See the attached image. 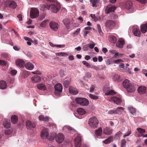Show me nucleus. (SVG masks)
I'll return each instance as SVG.
<instances>
[{"label": "nucleus", "mask_w": 147, "mask_h": 147, "mask_svg": "<svg viewBox=\"0 0 147 147\" xmlns=\"http://www.w3.org/2000/svg\"><path fill=\"white\" fill-rule=\"evenodd\" d=\"M124 87L127 88V91L129 92L135 91L136 88V85L131 84L129 81L127 79L125 80L123 82Z\"/></svg>", "instance_id": "f257e3e1"}, {"label": "nucleus", "mask_w": 147, "mask_h": 147, "mask_svg": "<svg viewBox=\"0 0 147 147\" xmlns=\"http://www.w3.org/2000/svg\"><path fill=\"white\" fill-rule=\"evenodd\" d=\"M75 101L77 103L82 106H87L89 103L88 100L85 98H76L75 99Z\"/></svg>", "instance_id": "f03ea898"}, {"label": "nucleus", "mask_w": 147, "mask_h": 147, "mask_svg": "<svg viewBox=\"0 0 147 147\" xmlns=\"http://www.w3.org/2000/svg\"><path fill=\"white\" fill-rule=\"evenodd\" d=\"M63 90V86L61 84L58 83L55 85L54 86L55 94L57 96L61 95Z\"/></svg>", "instance_id": "7ed1b4c3"}, {"label": "nucleus", "mask_w": 147, "mask_h": 147, "mask_svg": "<svg viewBox=\"0 0 147 147\" xmlns=\"http://www.w3.org/2000/svg\"><path fill=\"white\" fill-rule=\"evenodd\" d=\"M61 7V6L59 4H51L50 5L48 9H51V10L52 11L56 13L59 10Z\"/></svg>", "instance_id": "20e7f679"}, {"label": "nucleus", "mask_w": 147, "mask_h": 147, "mask_svg": "<svg viewBox=\"0 0 147 147\" xmlns=\"http://www.w3.org/2000/svg\"><path fill=\"white\" fill-rule=\"evenodd\" d=\"M88 124L91 127L96 128L97 127L98 121L96 117H93L89 119Z\"/></svg>", "instance_id": "39448f33"}, {"label": "nucleus", "mask_w": 147, "mask_h": 147, "mask_svg": "<svg viewBox=\"0 0 147 147\" xmlns=\"http://www.w3.org/2000/svg\"><path fill=\"white\" fill-rule=\"evenodd\" d=\"M30 15L32 18H36L39 15V11L36 8H32L30 11Z\"/></svg>", "instance_id": "423d86ee"}, {"label": "nucleus", "mask_w": 147, "mask_h": 147, "mask_svg": "<svg viewBox=\"0 0 147 147\" xmlns=\"http://www.w3.org/2000/svg\"><path fill=\"white\" fill-rule=\"evenodd\" d=\"M64 138L65 137L62 133H59L55 135V139L58 143H61L64 141Z\"/></svg>", "instance_id": "0eeeda50"}, {"label": "nucleus", "mask_w": 147, "mask_h": 147, "mask_svg": "<svg viewBox=\"0 0 147 147\" xmlns=\"http://www.w3.org/2000/svg\"><path fill=\"white\" fill-rule=\"evenodd\" d=\"M50 27L51 29L55 31H57L59 28V25L58 23L54 21H52L49 24Z\"/></svg>", "instance_id": "6e6552de"}, {"label": "nucleus", "mask_w": 147, "mask_h": 147, "mask_svg": "<svg viewBox=\"0 0 147 147\" xmlns=\"http://www.w3.org/2000/svg\"><path fill=\"white\" fill-rule=\"evenodd\" d=\"M116 7L112 5H109L106 7L105 11V13L109 14L111 12H113L116 9Z\"/></svg>", "instance_id": "1a4fd4ad"}, {"label": "nucleus", "mask_w": 147, "mask_h": 147, "mask_svg": "<svg viewBox=\"0 0 147 147\" xmlns=\"http://www.w3.org/2000/svg\"><path fill=\"white\" fill-rule=\"evenodd\" d=\"M124 7L125 8L129 10H130L131 12H134V10H133V3L131 1H127L125 4Z\"/></svg>", "instance_id": "9d476101"}, {"label": "nucleus", "mask_w": 147, "mask_h": 147, "mask_svg": "<svg viewBox=\"0 0 147 147\" xmlns=\"http://www.w3.org/2000/svg\"><path fill=\"white\" fill-rule=\"evenodd\" d=\"M109 88L107 86H105L104 87L103 90L106 92L105 94L107 95H113L116 94L115 92L113 90H111L108 91Z\"/></svg>", "instance_id": "9b49d317"}, {"label": "nucleus", "mask_w": 147, "mask_h": 147, "mask_svg": "<svg viewBox=\"0 0 147 147\" xmlns=\"http://www.w3.org/2000/svg\"><path fill=\"white\" fill-rule=\"evenodd\" d=\"M115 25V23L114 21L111 20L107 21L105 23L106 27L109 29L112 28Z\"/></svg>", "instance_id": "f8f14e48"}, {"label": "nucleus", "mask_w": 147, "mask_h": 147, "mask_svg": "<svg viewBox=\"0 0 147 147\" xmlns=\"http://www.w3.org/2000/svg\"><path fill=\"white\" fill-rule=\"evenodd\" d=\"M82 139L81 137L78 136H76L75 140V146L76 147H80Z\"/></svg>", "instance_id": "ddd939ff"}, {"label": "nucleus", "mask_w": 147, "mask_h": 147, "mask_svg": "<svg viewBox=\"0 0 147 147\" xmlns=\"http://www.w3.org/2000/svg\"><path fill=\"white\" fill-rule=\"evenodd\" d=\"M49 135V132L48 129H44L41 132V137L42 138L44 139L45 137L47 138Z\"/></svg>", "instance_id": "4468645a"}, {"label": "nucleus", "mask_w": 147, "mask_h": 147, "mask_svg": "<svg viewBox=\"0 0 147 147\" xmlns=\"http://www.w3.org/2000/svg\"><path fill=\"white\" fill-rule=\"evenodd\" d=\"M125 43L124 40L123 38H120L119 39L118 42L116 44V46L117 47L122 48Z\"/></svg>", "instance_id": "2eb2a0df"}, {"label": "nucleus", "mask_w": 147, "mask_h": 147, "mask_svg": "<svg viewBox=\"0 0 147 147\" xmlns=\"http://www.w3.org/2000/svg\"><path fill=\"white\" fill-rule=\"evenodd\" d=\"M32 82L33 83H37L39 82L41 80V78L38 76L35 75L31 78Z\"/></svg>", "instance_id": "dca6fc26"}, {"label": "nucleus", "mask_w": 147, "mask_h": 147, "mask_svg": "<svg viewBox=\"0 0 147 147\" xmlns=\"http://www.w3.org/2000/svg\"><path fill=\"white\" fill-rule=\"evenodd\" d=\"M132 32L136 36L139 37L141 35V32L138 28L135 27L132 30Z\"/></svg>", "instance_id": "f3484780"}, {"label": "nucleus", "mask_w": 147, "mask_h": 147, "mask_svg": "<svg viewBox=\"0 0 147 147\" xmlns=\"http://www.w3.org/2000/svg\"><path fill=\"white\" fill-rule=\"evenodd\" d=\"M26 124L27 128L28 129H31L32 128H34L36 126V124L35 123H32L29 121H26Z\"/></svg>", "instance_id": "a211bd4d"}, {"label": "nucleus", "mask_w": 147, "mask_h": 147, "mask_svg": "<svg viewBox=\"0 0 147 147\" xmlns=\"http://www.w3.org/2000/svg\"><path fill=\"white\" fill-rule=\"evenodd\" d=\"M146 87L140 86L138 87V91L139 93L142 94L146 93Z\"/></svg>", "instance_id": "6ab92c4d"}, {"label": "nucleus", "mask_w": 147, "mask_h": 147, "mask_svg": "<svg viewBox=\"0 0 147 147\" xmlns=\"http://www.w3.org/2000/svg\"><path fill=\"white\" fill-rule=\"evenodd\" d=\"M111 100L112 101H113L117 105L120 104L121 101V99L120 98L115 96L112 97L111 98Z\"/></svg>", "instance_id": "aec40b11"}, {"label": "nucleus", "mask_w": 147, "mask_h": 147, "mask_svg": "<svg viewBox=\"0 0 147 147\" xmlns=\"http://www.w3.org/2000/svg\"><path fill=\"white\" fill-rule=\"evenodd\" d=\"M112 133V130L111 129L110 127H106L103 130V133L109 135Z\"/></svg>", "instance_id": "412c9836"}, {"label": "nucleus", "mask_w": 147, "mask_h": 147, "mask_svg": "<svg viewBox=\"0 0 147 147\" xmlns=\"http://www.w3.org/2000/svg\"><path fill=\"white\" fill-rule=\"evenodd\" d=\"M16 64L17 65L22 67L24 66V62L22 60L19 59L16 61Z\"/></svg>", "instance_id": "4be33fe9"}, {"label": "nucleus", "mask_w": 147, "mask_h": 147, "mask_svg": "<svg viewBox=\"0 0 147 147\" xmlns=\"http://www.w3.org/2000/svg\"><path fill=\"white\" fill-rule=\"evenodd\" d=\"M8 6L9 8L14 9L16 8L17 5L15 1H12L9 3Z\"/></svg>", "instance_id": "5701e85b"}, {"label": "nucleus", "mask_w": 147, "mask_h": 147, "mask_svg": "<svg viewBox=\"0 0 147 147\" xmlns=\"http://www.w3.org/2000/svg\"><path fill=\"white\" fill-rule=\"evenodd\" d=\"M69 92L71 94H76L78 93L77 89L72 87H69Z\"/></svg>", "instance_id": "b1692460"}, {"label": "nucleus", "mask_w": 147, "mask_h": 147, "mask_svg": "<svg viewBox=\"0 0 147 147\" xmlns=\"http://www.w3.org/2000/svg\"><path fill=\"white\" fill-rule=\"evenodd\" d=\"M7 86V84L6 82L3 80L0 81V88L2 89H6Z\"/></svg>", "instance_id": "393cba45"}, {"label": "nucleus", "mask_w": 147, "mask_h": 147, "mask_svg": "<svg viewBox=\"0 0 147 147\" xmlns=\"http://www.w3.org/2000/svg\"><path fill=\"white\" fill-rule=\"evenodd\" d=\"M90 2L92 4L93 7H96L98 6L99 1L98 0H90Z\"/></svg>", "instance_id": "a878e982"}, {"label": "nucleus", "mask_w": 147, "mask_h": 147, "mask_svg": "<svg viewBox=\"0 0 147 147\" xmlns=\"http://www.w3.org/2000/svg\"><path fill=\"white\" fill-rule=\"evenodd\" d=\"M25 67L27 69L31 70L34 68V65L31 63L28 62L25 65Z\"/></svg>", "instance_id": "bb28decb"}, {"label": "nucleus", "mask_w": 147, "mask_h": 147, "mask_svg": "<svg viewBox=\"0 0 147 147\" xmlns=\"http://www.w3.org/2000/svg\"><path fill=\"white\" fill-rule=\"evenodd\" d=\"M38 118L40 120L44 121L45 122L48 121L49 119V117L46 116L45 117L43 115H42L39 116Z\"/></svg>", "instance_id": "cd10ccee"}, {"label": "nucleus", "mask_w": 147, "mask_h": 147, "mask_svg": "<svg viewBox=\"0 0 147 147\" xmlns=\"http://www.w3.org/2000/svg\"><path fill=\"white\" fill-rule=\"evenodd\" d=\"M141 31L144 33L147 31V23L142 25L141 27Z\"/></svg>", "instance_id": "c85d7f7f"}, {"label": "nucleus", "mask_w": 147, "mask_h": 147, "mask_svg": "<svg viewBox=\"0 0 147 147\" xmlns=\"http://www.w3.org/2000/svg\"><path fill=\"white\" fill-rule=\"evenodd\" d=\"M18 120V116L16 115H13L11 116V122L13 124L16 123Z\"/></svg>", "instance_id": "c756f323"}, {"label": "nucleus", "mask_w": 147, "mask_h": 147, "mask_svg": "<svg viewBox=\"0 0 147 147\" xmlns=\"http://www.w3.org/2000/svg\"><path fill=\"white\" fill-rule=\"evenodd\" d=\"M113 137L112 136H110L107 139L103 141V142L106 144L110 143L113 141Z\"/></svg>", "instance_id": "7c9ffc66"}, {"label": "nucleus", "mask_w": 147, "mask_h": 147, "mask_svg": "<svg viewBox=\"0 0 147 147\" xmlns=\"http://www.w3.org/2000/svg\"><path fill=\"white\" fill-rule=\"evenodd\" d=\"M37 88L38 89L43 90H45L47 89L46 86L43 84H38L37 85Z\"/></svg>", "instance_id": "2f4dec72"}, {"label": "nucleus", "mask_w": 147, "mask_h": 147, "mask_svg": "<svg viewBox=\"0 0 147 147\" xmlns=\"http://www.w3.org/2000/svg\"><path fill=\"white\" fill-rule=\"evenodd\" d=\"M120 113V111L116 109L109 110L108 112V113L111 114H119Z\"/></svg>", "instance_id": "473e14b6"}, {"label": "nucleus", "mask_w": 147, "mask_h": 147, "mask_svg": "<svg viewBox=\"0 0 147 147\" xmlns=\"http://www.w3.org/2000/svg\"><path fill=\"white\" fill-rule=\"evenodd\" d=\"M109 40L110 42L112 43H115L116 41V38L113 35H111L109 38Z\"/></svg>", "instance_id": "72a5a7b5"}, {"label": "nucleus", "mask_w": 147, "mask_h": 147, "mask_svg": "<svg viewBox=\"0 0 147 147\" xmlns=\"http://www.w3.org/2000/svg\"><path fill=\"white\" fill-rule=\"evenodd\" d=\"M77 111L78 113L81 115H83L86 113V111L82 108L78 109Z\"/></svg>", "instance_id": "f704fd0d"}, {"label": "nucleus", "mask_w": 147, "mask_h": 147, "mask_svg": "<svg viewBox=\"0 0 147 147\" xmlns=\"http://www.w3.org/2000/svg\"><path fill=\"white\" fill-rule=\"evenodd\" d=\"M63 22L66 27L69 26L70 22V20L68 18H66L64 19L63 20Z\"/></svg>", "instance_id": "c9c22d12"}, {"label": "nucleus", "mask_w": 147, "mask_h": 147, "mask_svg": "<svg viewBox=\"0 0 147 147\" xmlns=\"http://www.w3.org/2000/svg\"><path fill=\"white\" fill-rule=\"evenodd\" d=\"M4 127L6 128H8L10 127L11 123L9 121L6 120L4 123Z\"/></svg>", "instance_id": "e433bc0d"}, {"label": "nucleus", "mask_w": 147, "mask_h": 147, "mask_svg": "<svg viewBox=\"0 0 147 147\" xmlns=\"http://www.w3.org/2000/svg\"><path fill=\"white\" fill-rule=\"evenodd\" d=\"M102 130L101 128H100L96 130L95 132L96 135L98 136H100L102 133Z\"/></svg>", "instance_id": "4c0bfd02"}, {"label": "nucleus", "mask_w": 147, "mask_h": 147, "mask_svg": "<svg viewBox=\"0 0 147 147\" xmlns=\"http://www.w3.org/2000/svg\"><path fill=\"white\" fill-rule=\"evenodd\" d=\"M56 55L59 57H67L69 55L67 53L62 52L57 53Z\"/></svg>", "instance_id": "58836bf2"}, {"label": "nucleus", "mask_w": 147, "mask_h": 147, "mask_svg": "<svg viewBox=\"0 0 147 147\" xmlns=\"http://www.w3.org/2000/svg\"><path fill=\"white\" fill-rule=\"evenodd\" d=\"M128 110L133 115H134L136 113V109L132 107H129L128 108Z\"/></svg>", "instance_id": "ea45409f"}, {"label": "nucleus", "mask_w": 147, "mask_h": 147, "mask_svg": "<svg viewBox=\"0 0 147 147\" xmlns=\"http://www.w3.org/2000/svg\"><path fill=\"white\" fill-rule=\"evenodd\" d=\"M82 63L84 65H85L87 68L91 67L90 65L86 61H83L82 62Z\"/></svg>", "instance_id": "a19ab883"}, {"label": "nucleus", "mask_w": 147, "mask_h": 147, "mask_svg": "<svg viewBox=\"0 0 147 147\" xmlns=\"http://www.w3.org/2000/svg\"><path fill=\"white\" fill-rule=\"evenodd\" d=\"M48 21V20H45L43 21L40 24V26L42 27H44L47 24V22Z\"/></svg>", "instance_id": "79ce46f5"}, {"label": "nucleus", "mask_w": 147, "mask_h": 147, "mask_svg": "<svg viewBox=\"0 0 147 147\" xmlns=\"http://www.w3.org/2000/svg\"><path fill=\"white\" fill-rule=\"evenodd\" d=\"M97 26L99 32V33L100 34L101 36H102V33L101 28V27L100 24H97Z\"/></svg>", "instance_id": "37998d69"}, {"label": "nucleus", "mask_w": 147, "mask_h": 147, "mask_svg": "<svg viewBox=\"0 0 147 147\" xmlns=\"http://www.w3.org/2000/svg\"><path fill=\"white\" fill-rule=\"evenodd\" d=\"M137 130L140 133L143 134L146 133V131L145 129H142L140 128H137Z\"/></svg>", "instance_id": "c03bdc74"}, {"label": "nucleus", "mask_w": 147, "mask_h": 147, "mask_svg": "<svg viewBox=\"0 0 147 147\" xmlns=\"http://www.w3.org/2000/svg\"><path fill=\"white\" fill-rule=\"evenodd\" d=\"M55 135L54 134H52L50 136L49 138H48V139L50 141H52L55 138Z\"/></svg>", "instance_id": "a18cd8bd"}, {"label": "nucleus", "mask_w": 147, "mask_h": 147, "mask_svg": "<svg viewBox=\"0 0 147 147\" xmlns=\"http://www.w3.org/2000/svg\"><path fill=\"white\" fill-rule=\"evenodd\" d=\"M89 96L91 98L94 100H96L98 98V97L97 96L91 94H89Z\"/></svg>", "instance_id": "49530a36"}, {"label": "nucleus", "mask_w": 147, "mask_h": 147, "mask_svg": "<svg viewBox=\"0 0 147 147\" xmlns=\"http://www.w3.org/2000/svg\"><path fill=\"white\" fill-rule=\"evenodd\" d=\"M126 142L125 140H122L121 142V147H125V146L126 145Z\"/></svg>", "instance_id": "de8ad7c7"}, {"label": "nucleus", "mask_w": 147, "mask_h": 147, "mask_svg": "<svg viewBox=\"0 0 147 147\" xmlns=\"http://www.w3.org/2000/svg\"><path fill=\"white\" fill-rule=\"evenodd\" d=\"M114 79L115 81H118L120 80V77L118 74L115 75L114 76Z\"/></svg>", "instance_id": "09e8293b"}, {"label": "nucleus", "mask_w": 147, "mask_h": 147, "mask_svg": "<svg viewBox=\"0 0 147 147\" xmlns=\"http://www.w3.org/2000/svg\"><path fill=\"white\" fill-rule=\"evenodd\" d=\"M63 84L64 87L67 88L69 86V81L67 80L63 82Z\"/></svg>", "instance_id": "8fccbe9b"}, {"label": "nucleus", "mask_w": 147, "mask_h": 147, "mask_svg": "<svg viewBox=\"0 0 147 147\" xmlns=\"http://www.w3.org/2000/svg\"><path fill=\"white\" fill-rule=\"evenodd\" d=\"M88 48L89 44H88L84 45L82 49L84 51H86L88 50Z\"/></svg>", "instance_id": "3c124183"}, {"label": "nucleus", "mask_w": 147, "mask_h": 147, "mask_svg": "<svg viewBox=\"0 0 147 147\" xmlns=\"http://www.w3.org/2000/svg\"><path fill=\"white\" fill-rule=\"evenodd\" d=\"M59 74L61 77H63L65 75V71L62 70H60L59 71Z\"/></svg>", "instance_id": "603ef678"}, {"label": "nucleus", "mask_w": 147, "mask_h": 147, "mask_svg": "<svg viewBox=\"0 0 147 147\" xmlns=\"http://www.w3.org/2000/svg\"><path fill=\"white\" fill-rule=\"evenodd\" d=\"M95 88V86L94 85H92L90 88V92H92L93 91Z\"/></svg>", "instance_id": "864d4df0"}, {"label": "nucleus", "mask_w": 147, "mask_h": 147, "mask_svg": "<svg viewBox=\"0 0 147 147\" xmlns=\"http://www.w3.org/2000/svg\"><path fill=\"white\" fill-rule=\"evenodd\" d=\"M123 109H124V108L123 107H117L116 110H118L119 111H120L121 112V113L119 114H120L121 113H122L121 110H123Z\"/></svg>", "instance_id": "5fc2aeb1"}, {"label": "nucleus", "mask_w": 147, "mask_h": 147, "mask_svg": "<svg viewBox=\"0 0 147 147\" xmlns=\"http://www.w3.org/2000/svg\"><path fill=\"white\" fill-rule=\"evenodd\" d=\"M89 44V47L91 49H92L94 47L95 45L94 42L92 44Z\"/></svg>", "instance_id": "6e6d98bb"}, {"label": "nucleus", "mask_w": 147, "mask_h": 147, "mask_svg": "<svg viewBox=\"0 0 147 147\" xmlns=\"http://www.w3.org/2000/svg\"><path fill=\"white\" fill-rule=\"evenodd\" d=\"M11 74L15 75L17 74V71L15 70H12L11 71Z\"/></svg>", "instance_id": "4d7b16f0"}, {"label": "nucleus", "mask_w": 147, "mask_h": 147, "mask_svg": "<svg viewBox=\"0 0 147 147\" xmlns=\"http://www.w3.org/2000/svg\"><path fill=\"white\" fill-rule=\"evenodd\" d=\"M80 30V28H78L77 29L76 31L74 32L73 33L74 34H75L76 35H78V33L79 32Z\"/></svg>", "instance_id": "13d9d810"}, {"label": "nucleus", "mask_w": 147, "mask_h": 147, "mask_svg": "<svg viewBox=\"0 0 147 147\" xmlns=\"http://www.w3.org/2000/svg\"><path fill=\"white\" fill-rule=\"evenodd\" d=\"M6 64V63L3 60H0V65H5Z\"/></svg>", "instance_id": "bf43d9fd"}, {"label": "nucleus", "mask_w": 147, "mask_h": 147, "mask_svg": "<svg viewBox=\"0 0 147 147\" xmlns=\"http://www.w3.org/2000/svg\"><path fill=\"white\" fill-rule=\"evenodd\" d=\"M31 41H32L31 42H33L34 45H36L38 43L37 40L36 39H34L33 40H32Z\"/></svg>", "instance_id": "052dcab7"}, {"label": "nucleus", "mask_w": 147, "mask_h": 147, "mask_svg": "<svg viewBox=\"0 0 147 147\" xmlns=\"http://www.w3.org/2000/svg\"><path fill=\"white\" fill-rule=\"evenodd\" d=\"M122 61V60L121 59H117L115 61L114 63H117Z\"/></svg>", "instance_id": "680f3d73"}, {"label": "nucleus", "mask_w": 147, "mask_h": 147, "mask_svg": "<svg viewBox=\"0 0 147 147\" xmlns=\"http://www.w3.org/2000/svg\"><path fill=\"white\" fill-rule=\"evenodd\" d=\"M17 17L18 18L20 21H21L22 20V15L20 14L18 15Z\"/></svg>", "instance_id": "e2e57ef3"}, {"label": "nucleus", "mask_w": 147, "mask_h": 147, "mask_svg": "<svg viewBox=\"0 0 147 147\" xmlns=\"http://www.w3.org/2000/svg\"><path fill=\"white\" fill-rule=\"evenodd\" d=\"M142 4H145L146 2V0H136Z\"/></svg>", "instance_id": "0e129e2a"}, {"label": "nucleus", "mask_w": 147, "mask_h": 147, "mask_svg": "<svg viewBox=\"0 0 147 147\" xmlns=\"http://www.w3.org/2000/svg\"><path fill=\"white\" fill-rule=\"evenodd\" d=\"M65 45H55V47H56L58 48H61L64 47Z\"/></svg>", "instance_id": "69168bd1"}, {"label": "nucleus", "mask_w": 147, "mask_h": 147, "mask_svg": "<svg viewBox=\"0 0 147 147\" xmlns=\"http://www.w3.org/2000/svg\"><path fill=\"white\" fill-rule=\"evenodd\" d=\"M68 57H69V60H71V61L73 60L74 59V56L72 55H71L69 56Z\"/></svg>", "instance_id": "338daca9"}, {"label": "nucleus", "mask_w": 147, "mask_h": 147, "mask_svg": "<svg viewBox=\"0 0 147 147\" xmlns=\"http://www.w3.org/2000/svg\"><path fill=\"white\" fill-rule=\"evenodd\" d=\"M102 51L105 53H107L108 51L107 49L106 48H103L102 49Z\"/></svg>", "instance_id": "774afa93"}]
</instances>
